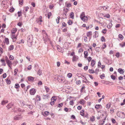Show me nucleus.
Listing matches in <instances>:
<instances>
[{"label":"nucleus","mask_w":125,"mask_h":125,"mask_svg":"<svg viewBox=\"0 0 125 125\" xmlns=\"http://www.w3.org/2000/svg\"><path fill=\"white\" fill-rule=\"evenodd\" d=\"M32 35L28 36L27 38V42L28 46L31 47L32 44Z\"/></svg>","instance_id":"f257e3e1"},{"label":"nucleus","mask_w":125,"mask_h":125,"mask_svg":"<svg viewBox=\"0 0 125 125\" xmlns=\"http://www.w3.org/2000/svg\"><path fill=\"white\" fill-rule=\"evenodd\" d=\"M80 17L81 20L83 21H87L88 19L87 17L85 16V13L83 12H82L81 14Z\"/></svg>","instance_id":"f03ea898"},{"label":"nucleus","mask_w":125,"mask_h":125,"mask_svg":"<svg viewBox=\"0 0 125 125\" xmlns=\"http://www.w3.org/2000/svg\"><path fill=\"white\" fill-rule=\"evenodd\" d=\"M45 35V37H43V41H44V43H45V44H46V42H47L48 41H50V40L48 38L47 33H46Z\"/></svg>","instance_id":"7ed1b4c3"},{"label":"nucleus","mask_w":125,"mask_h":125,"mask_svg":"<svg viewBox=\"0 0 125 125\" xmlns=\"http://www.w3.org/2000/svg\"><path fill=\"white\" fill-rule=\"evenodd\" d=\"M36 89L34 88H32L30 90V93L31 95H33L36 93Z\"/></svg>","instance_id":"20e7f679"},{"label":"nucleus","mask_w":125,"mask_h":125,"mask_svg":"<svg viewBox=\"0 0 125 125\" xmlns=\"http://www.w3.org/2000/svg\"><path fill=\"white\" fill-rule=\"evenodd\" d=\"M22 118V116L21 115H17L14 117V119L15 120H20Z\"/></svg>","instance_id":"39448f33"},{"label":"nucleus","mask_w":125,"mask_h":125,"mask_svg":"<svg viewBox=\"0 0 125 125\" xmlns=\"http://www.w3.org/2000/svg\"><path fill=\"white\" fill-rule=\"evenodd\" d=\"M11 33V38L13 40V42H15L16 41L17 39V36H15V34H13Z\"/></svg>","instance_id":"423d86ee"},{"label":"nucleus","mask_w":125,"mask_h":125,"mask_svg":"<svg viewBox=\"0 0 125 125\" xmlns=\"http://www.w3.org/2000/svg\"><path fill=\"white\" fill-rule=\"evenodd\" d=\"M64 13L63 14V16L64 17L63 19H67V14L68 10H65V9L63 10Z\"/></svg>","instance_id":"0eeeda50"},{"label":"nucleus","mask_w":125,"mask_h":125,"mask_svg":"<svg viewBox=\"0 0 125 125\" xmlns=\"http://www.w3.org/2000/svg\"><path fill=\"white\" fill-rule=\"evenodd\" d=\"M106 117H107L105 116H104V119L103 120H100L99 121V124L101 125H103L105 122V121Z\"/></svg>","instance_id":"6e6552de"},{"label":"nucleus","mask_w":125,"mask_h":125,"mask_svg":"<svg viewBox=\"0 0 125 125\" xmlns=\"http://www.w3.org/2000/svg\"><path fill=\"white\" fill-rule=\"evenodd\" d=\"M92 32L91 31H89L86 33V35L87 36L89 37L90 40L91 39L92 37Z\"/></svg>","instance_id":"1a4fd4ad"},{"label":"nucleus","mask_w":125,"mask_h":125,"mask_svg":"<svg viewBox=\"0 0 125 125\" xmlns=\"http://www.w3.org/2000/svg\"><path fill=\"white\" fill-rule=\"evenodd\" d=\"M6 62L8 66L10 67L11 69H12L11 66L12 65V63L11 61L9 60L7 61Z\"/></svg>","instance_id":"9d476101"},{"label":"nucleus","mask_w":125,"mask_h":125,"mask_svg":"<svg viewBox=\"0 0 125 125\" xmlns=\"http://www.w3.org/2000/svg\"><path fill=\"white\" fill-rule=\"evenodd\" d=\"M78 57L77 56L74 55L73 56L72 59V61L73 62L74 61H76L78 59Z\"/></svg>","instance_id":"9b49d317"},{"label":"nucleus","mask_w":125,"mask_h":125,"mask_svg":"<svg viewBox=\"0 0 125 125\" xmlns=\"http://www.w3.org/2000/svg\"><path fill=\"white\" fill-rule=\"evenodd\" d=\"M28 79L29 81L32 82L34 81V78L31 76H28Z\"/></svg>","instance_id":"f8f14e48"},{"label":"nucleus","mask_w":125,"mask_h":125,"mask_svg":"<svg viewBox=\"0 0 125 125\" xmlns=\"http://www.w3.org/2000/svg\"><path fill=\"white\" fill-rule=\"evenodd\" d=\"M13 106V104L12 103H10L6 107L8 108V109H9L10 108H11Z\"/></svg>","instance_id":"ddd939ff"},{"label":"nucleus","mask_w":125,"mask_h":125,"mask_svg":"<svg viewBox=\"0 0 125 125\" xmlns=\"http://www.w3.org/2000/svg\"><path fill=\"white\" fill-rule=\"evenodd\" d=\"M118 71L121 74H123L124 72L123 70L121 68L118 69Z\"/></svg>","instance_id":"4468645a"},{"label":"nucleus","mask_w":125,"mask_h":125,"mask_svg":"<svg viewBox=\"0 0 125 125\" xmlns=\"http://www.w3.org/2000/svg\"><path fill=\"white\" fill-rule=\"evenodd\" d=\"M84 57L85 58H86L88 55V52L87 51H84Z\"/></svg>","instance_id":"2eb2a0df"},{"label":"nucleus","mask_w":125,"mask_h":125,"mask_svg":"<svg viewBox=\"0 0 125 125\" xmlns=\"http://www.w3.org/2000/svg\"><path fill=\"white\" fill-rule=\"evenodd\" d=\"M8 102V101L7 100H3L1 102V104L3 105H4L7 103Z\"/></svg>","instance_id":"dca6fc26"},{"label":"nucleus","mask_w":125,"mask_h":125,"mask_svg":"<svg viewBox=\"0 0 125 125\" xmlns=\"http://www.w3.org/2000/svg\"><path fill=\"white\" fill-rule=\"evenodd\" d=\"M57 49L58 51L59 52H62V51H62V48H61L59 46L57 47Z\"/></svg>","instance_id":"f3484780"},{"label":"nucleus","mask_w":125,"mask_h":125,"mask_svg":"<svg viewBox=\"0 0 125 125\" xmlns=\"http://www.w3.org/2000/svg\"><path fill=\"white\" fill-rule=\"evenodd\" d=\"M95 63V61L94 60H93L91 61V65L93 67Z\"/></svg>","instance_id":"a211bd4d"},{"label":"nucleus","mask_w":125,"mask_h":125,"mask_svg":"<svg viewBox=\"0 0 125 125\" xmlns=\"http://www.w3.org/2000/svg\"><path fill=\"white\" fill-rule=\"evenodd\" d=\"M111 104L110 102H109L108 104H107L106 106V108L108 109H109L111 107Z\"/></svg>","instance_id":"6ab92c4d"},{"label":"nucleus","mask_w":125,"mask_h":125,"mask_svg":"<svg viewBox=\"0 0 125 125\" xmlns=\"http://www.w3.org/2000/svg\"><path fill=\"white\" fill-rule=\"evenodd\" d=\"M20 103L21 104V106H24L25 104L23 100H21L20 101Z\"/></svg>","instance_id":"aec40b11"},{"label":"nucleus","mask_w":125,"mask_h":125,"mask_svg":"<svg viewBox=\"0 0 125 125\" xmlns=\"http://www.w3.org/2000/svg\"><path fill=\"white\" fill-rule=\"evenodd\" d=\"M5 42L6 44L8 45L9 43V39L8 38H6L5 40Z\"/></svg>","instance_id":"412c9836"},{"label":"nucleus","mask_w":125,"mask_h":125,"mask_svg":"<svg viewBox=\"0 0 125 125\" xmlns=\"http://www.w3.org/2000/svg\"><path fill=\"white\" fill-rule=\"evenodd\" d=\"M25 106H28V107L30 109H32L33 107V106L31 105H28V104H26L25 105Z\"/></svg>","instance_id":"4be33fe9"},{"label":"nucleus","mask_w":125,"mask_h":125,"mask_svg":"<svg viewBox=\"0 0 125 125\" xmlns=\"http://www.w3.org/2000/svg\"><path fill=\"white\" fill-rule=\"evenodd\" d=\"M119 45L122 47H123L125 46V42H122L121 43L119 44Z\"/></svg>","instance_id":"5701e85b"},{"label":"nucleus","mask_w":125,"mask_h":125,"mask_svg":"<svg viewBox=\"0 0 125 125\" xmlns=\"http://www.w3.org/2000/svg\"><path fill=\"white\" fill-rule=\"evenodd\" d=\"M85 101L81 99L80 101V103L82 105H83L85 103Z\"/></svg>","instance_id":"b1692460"},{"label":"nucleus","mask_w":125,"mask_h":125,"mask_svg":"<svg viewBox=\"0 0 125 125\" xmlns=\"http://www.w3.org/2000/svg\"><path fill=\"white\" fill-rule=\"evenodd\" d=\"M14 48V46L13 45H10L9 47V50L11 51Z\"/></svg>","instance_id":"393cba45"},{"label":"nucleus","mask_w":125,"mask_h":125,"mask_svg":"<svg viewBox=\"0 0 125 125\" xmlns=\"http://www.w3.org/2000/svg\"><path fill=\"white\" fill-rule=\"evenodd\" d=\"M118 37L121 40H123L124 39V37L121 34H119L118 35Z\"/></svg>","instance_id":"a878e982"},{"label":"nucleus","mask_w":125,"mask_h":125,"mask_svg":"<svg viewBox=\"0 0 125 125\" xmlns=\"http://www.w3.org/2000/svg\"><path fill=\"white\" fill-rule=\"evenodd\" d=\"M100 106L102 107V106L100 104H96L95 105V107L96 109H99Z\"/></svg>","instance_id":"bb28decb"},{"label":"nucleus","mask_w":125,"mask_h":125,"mask_svg":"<svg viewBox=\"0 0 125 125\" xmlns=\"http://www.w3.org/2000/svg\"><path fill=\"white\" fill-rule=\"evenodd\" d=\"M98 35V34L97 33V31H95V35L93 36V37L95 38L97 37Z\"/></svg>","instance_id":"cd10ccee"},{"label":"nucleus","mask_w":125,"mask_h":125,"mask_svg":"<svg viewBox=\"0 0 125 125\" xmlns=\"http://www.w3.org/2000/svg\"><path fill=\"white\" fill-rule=\"evenodd\" d=\"M60 17L59 16H58L57 17V18L56 19L57 23L58 24L59 22V20L60 19Z\"/></svg>","instance_id":"c85d7f7f"},{"label":"nucleus","mask_w":125,"mask_h":125,"mask_svg":"<svg viewBox=\"0 0 125 125\" xmlns=\"http://www.w3.org/2000/svg\"><path fill=\"white\" fill-rule=\"evenodd\" d=\"M24 40H21V41L18 42H17V43L18 44H20L22 43H24Z\"/></svg>","instance_id":"c756f323"},{"label":"nucleus","mask_w":125,"mask_h":125,"mask_svg":"<svg viewBox=\"0 0 125 125\" xmlns=\"http://www.w3.org/2000/svg\"><path fill=\"white\" fill-rule=\"evenodd\" d=\"M70 17L72 19L74 18V14L73 12H72L71 13L70 15Z\"/></svg>","instance_id":"7c9ffc66"},{"label":"nucleus","mask_w":125,"mask_h":125,"mask_svg":"<svg viewBox=\"0 0 125 125\" xmlns=\"http://www.w3.org/2000/svg\"><path fill=\"white\" fill-rule=\"evenodd\" d=\"M67 23L69 25H71L73 24V22L71 20H69Z\"/></svg>","instance_id":"2f4dec72"},{"label":"nucleus","mask_w":125,"mask_h":125,"mask_svg":"<svg viewBox=\"0 0 125 125\" xmlns=\"http://www.w3.org/2000/svg\"><path fill=\"white\" fill-rule=\"evenodd\" d=\"M49 95L48 94H46V95H43V99H46L48 97Z\"/></svg>","instance_id":"473e14b6"},{"label":"nucleus","mask_w":125,"mask_h":125,"mask_svg":"<svg viewBox=\"0 0 125 125\" xmlns=\"http://www.w3.org/2000/svg\"><path fill=\"white\" fill-rule=\"evenodd\" d=\"M112 24L111 23H109V24L107 25V27L108 28H111L112 26Z\"/></svg>","instance_id":"72a5a7b5"},{"label":"nucleus","mask_w":125,"mask_h":125,"mask_svg":"<svg viewBox=\"0 0 125 125\" xmlns=\"http://www.w3.org/2000/svg\"><path fill=\"white\" fill-rule=\"evenodd\" d=\"M80 114L83 116L84 115V111L83 110H82L80 112Z\"/></svg>","instance_id":"f704fd0d"},{"label":"nucleus","mask_w":125,"mask_h":125,"mask_svg":"<svg viewBox=\"0 0 125 125\" xmlns=\"http://www.w3.org/2000/svg\"><path fill=\"white\" fill-rule=\"evenodd\" d=\"M104 17H106L107 18H109L110 17V15L109 14H104Z\"/></svg>","instance_id":"c9c22d12"},{"label":"nucleus","mask_w":125,"mask_h":125,"mask_svg":"<svg viewBox=\"0 0 125 125\" xmlns=\"http://www.w3.org/2000/svg\"><path fill=\"white\" fill-rule=\"evenodd\" d=\"M57 99V98L55 96H53L52 97L51 99V100L52 101H56Z\"/></svg>","instance_id":"e433bc0d"},{"label":"nucleus","mask_w":125,"mask_h":125,"mask_svg":"<svg viewBox=\"0 0 125 125\" xmlns=\"http://www.w3.org/2000/svg\"><path fill=\"white\" fill-rule=\"evenodd\" d=\"M6 83L7 84H9L10 83L11 81L10 80V79H6Z\"/></svg>","instance_id":"4c0bfd02"},{"label":"nucleus","mask_w":125,"mask_h":125,"mask_svg":"<svg viewBox=\"0 0 125 125\" xmlns=\"http://www.w3.org/2000/svg\"><path fill=\"white\" fill-rule=\"evenodd\" d=\"M89 73H95L93 69H89Z\"/></svg>","instance_id":"58836bf2"},{"label":"nucleus","mask_w":125,"mask_h":125,"mask_svg":"<svg viewBox=\"0 0 125 125\" xmlns=\"http://www.w3.org/2000/svg\"><path fill=\"white\" fill-rule=\"evenodd\" d=\"M109 7L107 6H103V8L104 10H106L107 9L109 8Z\"/></svg>","instance_id":"ea45409f"},{"label":"nucleus","mask_w":125,"mask_h":125,"mask_svg":"<svg viewBox=\"0 0 125 125\" xmlns=\"http://www.w3.org/2000/svg\"><path fill=\"white\" fill-rule=\"evenodd\" d=\"M62 27L63 28L64 27H66V26L67 24L65 22H63L62 23Z\"/></svg>","instance_id":"a19ab883"},{"label":"nucleus","mask_w":125,"mask_h":125,"mask_svg":"<svg viewBox=\"0 0 125 125\" xmlns=\"http://www.w3.org/2000/svg\"><path fill=\"white\" fill-rule=\"evenodd\" d=\"M15 88L18 89L20 87V86L19 84L16 83L15 85Z\"/></svg>","instance_id":"79ce46f5"},{"label":"nucleus","mask_w":125,"mask_h":125,"mask_svg":"<svg viewBox=\"0 0 125 125\" xmlns=\"http://www.w3.org/2000/svg\"><path fill=\"white\" fill-rule=\"evenodd\" d=\"M17 29L16 28H14L13 29V31L11 33L12 34H14L17 31Z\"/></svg>","instance_id":"37998d69"},{"label":"nucleus","mask_w":125,"mask_h":125,"mask_svg":"<svg viewBox=\"0 0 125 125\" xmlns=\"http://www.w3.org/2000/svg\"><path fill=\"white\" fill-rule=\"evenodd\" d=\"M72 75V73H68L67 74V76L69 78H70L71 77Z\"/></svg>","instance_id":"c03bdc74"},{"label":"nucleus","mask_w":125,"mask_h":125,"mask_svg":"<svg viewBox=\"0 0 125 125\" xmlns=\"http://www.w3.org/2000/svg\"><path fill=\"white\" fill-rule=\"evenodd\" d=\"M18 62L17 61H14L13 62V66H16V64L18 63Z\"/></svg>","instance_id":"a18cd8bd"},{"label":"nucleus","mask_w":125,"mask_h":125,"mask_svg":"<svg viewBox=\"0 0 125 125\" xmlns=\"http://www.w3.org/2000/svg\"><path fill=\"white\" fill-rule=\"evenodd\" d=\"M45 88L46 90L47 93L49 91V88L46 86H45Z\"/></svg>","instance_id":"49530a36"},{"label":"nucleus","mask_w":125,"mask_h":125,"mask_svg":"<svg viewBox=\"0 0 125 125\" xmlns=\"http://www.w3.org/2000/svg\"><path fill=\"white\" fill-rule=\"evenodd\" d=\"M6 0H4L2 2V4L3 5H5L6 3Z\"/></svg>","instance_id":"de8ad7c7"},{"label":"nucleus","mask_w":125,"mask_h":125,"mask_svg":"<svg viewBox=\"0 0 125 125\" xmlns=\"http://www.w3.org/2000/svg\"><path fill=\"white\" fill-rule=\"evenodd\" d=\"M105 77V75L104 73H103V74H102L100 76V77L102 79H103V77Z\"/></svg>","instance_id":"09e8293b"},{"label":"nucleus","mask_w":125,"mask_h":125,"mask_svg":"<svg viewBox=\"0 0 125 125\" xmlns=\"http://www.w3.org/2000/svg\"><path fill=\"white\" fill-rule=\"evenodd\" d=\"M9 58L10 60H12L14 59V57L13 56L10 55L9 57Z\"/></svg>","instance_id":"8fccbe9b"},{"label":"nucleus","mask_w":125,"mask_h":125,"mask_svg":"<svg viewBox=\"0 0 125 125\" xmlns=\"http://www.w3.org/2000/svg\"><path fill=\"white\" fill-rule=\"evenodd\" d=\"M111 78L113 80H115V76L113 75H112L111 76Z\"/></svg>","instance_id":"3c124183"},{"label":"nucleus","mask_w":125,"mask_h":125,"mask_svg":"<svg viewBox=\"0 0 125 125\" xmlns=\"http://www.w3.org/2000/svg\"><path fill=\"white\" fill-rule=\"evenodd\" d=\"M106 29H104L102 30V32L103 33L105 34L106 33Z\"/></svg>","instance_id":"603ef678"},{"label":"nucleus","mask_w":125,"mask_h":125,"mask_svg":"<svg viewBox=\"0 0 125 125\" xmlns=\"http://www.w3.org/2000/svg\"><path fill=\"white\" fill-rule=\"evenodd\" d=\"M81 82L80 80H78L76 81V84L77 85H78L81 83Z\"/></svg>","instance_id":"864d4df0"},{"label":"nucleus","mask_w":125,"mask_h":125,"mask_svg":"<svg viewBox=\"0 0 125 125\" xmlns=\"http://www.w3.org/2000/svg\"><path fill=\"white\" fill-rule=\"evenodd\" d=\"M55 101H54L53 100H51V101L50 103V104L52 105H53L54 104Z\"/></svg>","instance_id":"5fc2aeb1"},{"label":"nucleus","mask_w":125,"mask_h":125,"mask_svg":"<svg viewBox=\"0 0 125 125\" xmlns=\"http://www.w3.org/2000/svg\"><path fill=\"white\" fill-rule=\"evenodd\" d=\"M63 105V104L62 103L59 104L58 105V107H61Z\"/></svg>","instance_id":"6e6d98bb"},{"label":"nucleus","mask_w":125,"mask_h":125,"mask_svg":"<svg viewBox=\"0 0 125 125\" xmlns=\"http://www.w3.org/2000/svg\"><path fill=\"white\" fill-rule=\"evenodd\" d=\"M14 9L12 7L10 10V11L11 12H12L14 10Z\"/></svg>","instance_id":"4d7b16f0"},{"label":"nucleus","mask_w":125,"mask_h":125,"mask_svg":"<svg viewBox=\"0 0 125 125\" xmlns=\"http://www.w3.org/2000/svg\"><path fill=\"white\" fill-rule=\"evenodd\" d=\"M82 108V106H79L77 107V109L79 110H81Z\"/></svg>","instance_id":"13d9d810"},{"label":"nucleus","mask_w":125,"mask_h":125,"mask_svg":"<svg viewBox=\"0 0 125 125\" xmlns=\"http://www.w3.org/2000/svg\"><path fill=\"white\" fill-rule=\"evenodd\" d=\"M73 100L71 101L70 102V104L71 105H73L74 104Z\"/></svg>","instance_id":"bf43d9fd"},{"label":"nucleus","mask_w":125,"mask_h":125,"mask_svg":"<svg viewBox=\"0 0 125 125\" xmlns=\"http://www.w3.org/2000/svg\"><path fill=\"white\" fill-rule=\"evenodd\" d=\"M23 0H19V3L21 5H22L23 4Z\"/></svg>","instance_id":"052dcab7"},{"label":"nucleus","mask_w":125,"mask_h":125,"mask_svg":"<svg viewBox=\"0 0 125 125\" xmlns=\"http://www.w3.org/2000/svg\"><path fill=\"white\" fill-rule=\"evenodd\" d=\"M101 40L102 42H105V39L104 36H103L102 37Z\"/></svg>","instance_id":"680f3d73"},{"label":"nucleus","mask_w":125,"mask_h":125,"mask_svg":"<svg viewBox=\"0 0 125 125\" xmlns=\"http://www.w3.org/2000/svg\"><path fill=\"white\" fill-rule=\"evenodd\" d=\"M101 63L99 61L98 62V68H100L101 67Z\"/></svg>","instance_id":"e2e57ef3"},{"label":"nucleus","mask_w":125,"mask_h":125,"mask_svg":"<svg viewBox=\"0 0 125 125\" xmlns=\"http://www.w3.org/2000/svg\"><path fill=\"white\" fill-rule=\"evenodd\" d=\"M52 15V13L51 12H49L48 14V19H49L50 18V17Z\"/></svg>","instance_id":"0e129e2a"},{"label":"nucleus","mask_w":125,"mask_h":125,"mask_svg":"<svg viewBox=\"0 0 125 125\" xmlns=\"http://www.w3.org/2000/svg\"><path fill=\"white\" fill-rule=\"evenodd\" d=\"M87 59L89 62H90L92 59V58L91 57H88Z\"/></svg>","instance_id":"69168bd1"},{"label":"nucleus","mask_w":125,"mask_h":125,"mask_svg":"<svg viewBox=\"0 0 125 125\" xmlns=\"http://www.w3.org/2000/svg\"><path fill=\"white\" fill-rule=\"evenodd\" d=\"M44 113L46 115H48L49 114V112L48 111H47L45 112Z\"/></svg>","instance_id":"338daca9"},{"label":"nucleus","mask_w":125,"mask_h":125,"mask_svg":"<svg viewBox=\"0 0 125 125\" xmlns=\"http://www.w3.org/2000/svg\"><path fill=\"white\" fill-rule=\"evenodd\" d=\"M115 56L117 58L119 57L120 55V53L119 52H117L115 54Z\"/></svg>","instance_id":"774afa93"}]
</instances>
